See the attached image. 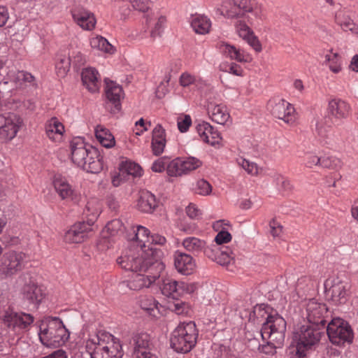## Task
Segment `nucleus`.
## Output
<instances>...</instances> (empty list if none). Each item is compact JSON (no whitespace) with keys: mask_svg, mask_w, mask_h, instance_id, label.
<instances>
[{"mask_svg":"<svg viewBox=\"0 0 358 358\" xmlns=\"http://www.w3.org/2000/svg\"><path fill=\"white\" fill-rule=\"evenodd\" d=\"M174 266L181 274L189 275L196 268V263L193 257L186 253L176 251L173 255Z\"/></svg>","mask_w":358,"mask_h":358,"instance_id":"24","label":"nucleus"},{"mask_svg":"<svg viewBox=\"0 0 358 358\" xmlns=\"http://www.w3.org/2000/svg\"><path fill=\"white\" fill-rule=\"evenodd\" d=\"M69 337L68 330L62 321L57 317L48 318L40 326L39 338L47 347H59L68 340Z\"/></svg>","mask_w":358,"mask_h":358,"instance_id":"5","label":"nucleus"},{"mask_svg":"<svg viewBox=\"0 0 358 358\" xmlns=\"http://www.w3.org/2000/svg\"><path fill=\"white\" fill-rule=\"evenodd\" d=\"M64 127L56 117L49 120L45 124V133L50 140L60 143L63 139Z\"/></svg>","mask_w":358,"mask_h":358,"instance_id":"29","label":"nucleus"},{"mask_svg":"<svg viewBox=\"0 0 358 358\" xmlns=\"http://www.w3.org/2000/svg\"><path fill=\"white\" fill-rule=\"evenodd\" d=\"M340 160L335 157H325L321 158L320 166L325 168L335 169L340 166Z\"/></svg>","mask_w":358,"mask_h":358,"instance_id":"57","label":"nucleus"},{"mask_svg":"<svg viewBox=\"0 0 358 358\" xmlns=\"http://www.w3.org/2000/svg\"><path fill=\"white\" fill-rule=\"evenodd\" d=\"M23 295L27 300L34 304H38L44 296L42 289L34 282L24 285Z\"/></svg>","mask_w":358,"mask_h":358,"instance_id":"36","label":"nucleus"},{"mask_svg":"<svg viewBox=\"0 0 358 358\" xmlns=\"http://www.w3.org/2000/svg\"><path fill=\"white\" fill-rule=\"evenodd\" d=\"M150 126V122L145 123L144 120L141 118L136 122L134 132L135 133L136 136H141L143 134L144 131H148Z\"/></svg>","mask_w":358,"mask_h":358,"instance_id":"59","label":"nucleus"},{"mask_svg":"<svg viewBox=\"0 0 358 358\" xmlns=\"http://www.w3.org/2000/svg\"><path fill=\"white\" fill-rule=\"evenodd\" d=\"M122 171L127 173L128 175H131L134 177H141L143 174V170L141 167L136 163L127 161L123 165Z\"/></svg>","mask_w":358,"mask_h":358,"instance_id":"48","label":"nucleus"},{"mask_svg":"<svg viewBox=\"0 0 358 358\" xmlns=\"http://www.w3.org/2000/svg\"><path fill=\"white\" fill-rule=\"evenodd\" d=\"M351 106L346 101L334 98L329 101L327 112L333 122H341L351 113Z\"/></svg>","mask_w":358,"mask_h":358,"instance_id":"16","label":"nucleus"},{"mask_svg":"<svg viewBox=\"0 0 358 358\" xmlns=\"http://www.w3.org/2000/svg\"><path fill=\"white\" fill-rule=\"evenodd\" d=\"M22 125L21 117L13 113L0 114V138L10 141L14 138Z\"/></svg>","mask_w":358,"mask_h":358,"instance_id":"12","label":"nucleus"},{"mask_svg":"<svg viewBox=\"0 0 358 358\" xmlns=\"http://www.w3.org/2000/svg\"><path fill=\"white\" fill-rule=\"evenodd\" d=\"M197 337L198 330L194 322H181L172 333L171 345L175 351L186 353L195 346Z\"/></svg>","mask_w":358,"mask_h":358,"instance_id":"6","label":"nucleus"},{"mask_svg":"<svg viewBox=\"0 0 358 358\" xmlns=\"http://www.w3.org/2000/svg\"><path fill=\"white\" fill-rule=\"evenodd\" d=\"M71 62L69 57L65 56L61 57L57 59L56 62V70L59 76L63 77L69 71Z\"/></svg>","mask_w":358,"mask_h":358,"instance_id":"49","label":"nucleus"},{"mask_svg":"<svg viewBox=\"0 0 358 358\" xmlns=\"http://www.w3.org/2000/svg\"><path fill=\"white\" fill-rule=\"evenodd\" d=\"M53 185L56 192L62 200H70L73 203H78L81 196L69 184L66 178L61 175L54 177Z\"/></svg>","mask_w":358,"mask_h":358,"instance_id":"17","label":"nucleus"},{"mask_svg":"<svg viewBox=\"0 0 358 358\" xmlns=\"http://www.w3.org/2000/svg\"><path fill=\"white\" fill-rule=\"evenodd\" d=\"M327 313L328 308L324 303L311 299L306 304V318L310 324L323 327L327 322L325 315Z\"/></svg>","mask_w":358,"mask_h":358,"instance_id":"15","label":"nucleus"},{"mask_svg":"<svg viewBox=\"0 0 358 358\" xmlns=\"http://www.w3.org/2000/svg\"><path fill=\"white\" fill-rule=\"evenodd\" d=\"M95 136L100 144L106 148H113L115 145V137L103 126H96L95 128Z\"/></svg>","mask_w":358,"mask_h":358,"instance_id":"40","label":"nucleus"},{"mask_svg":"<svg viewBox=\"0 0 358 358\" xmlns=\"http://www.w3.org/2000/svg\"><path fill=\"white\" fill-rule=\"evenodd\" d=\"M322 334L321 328L313 324L303 325L294 336L295 347L292 352H295L292 358H304L308 350L318 343Z\"/></svg>","mask_w":358,"mask_h":358,"instance_id":"7","label":"nucleus"},{"mask_svg":"<svg viewBox=\"0 0 358 358\" xmlns=\"http://www.w3.org/2000/svg\"><path fill=\"white\" fill-rule=\"evenodd\" d=\"M231 239V235L227 231L222 230L220 231L215 238V243L213 245H218L221 246L223 243H229Z\"/></svg>","mask_w":358,"mask_h":358,"instance_id":"60","label":"nucleus"},{"mask_svg":"<svg viewBox=\"0 0 358 358\" xmlns=\"http://www.w3.org/2000/svg\"><path fill=\"white\" fill-rule=\"evenodd\" d=\"M248 24L244 19L237 20L235 24L236 31L255 52H260L262 50V44Z\"/></svg>","mask_w":358,"mask_h":358,"instance_id":"20","label":"nucleus"},{"mask_svg":"<svg viewBox=\"0 0 358 358\" xmlns=\"http://www.w3.org/2000/svg\"><path fill=\"white\" fill-rule=\"evenodd\" d=\"M73 22L81 29L92 31L95 28L96 19L93 13L83 7H76L71 10Z\"/></svg>","mask_w":358,"mask_h":358,"instance_id":"19","label":"nucleus"},{"mask_svg":"<svg viewBox=\"0 0 358 358\" xmlns=\"http://www.w3.org/2000/svg\"><path fill=\"white\" fill-rule=\"evenodd\" d=\"M85 348L91 358H122V346L113 335L99 331L86 341Z\"/></svg>","mask_w":358,"mask_h":358,"instance_id":"4","label":"nucleus"},{"mask_svg":"<svg viewBox=\"0 0 358 358\" xmlns=\"http://www.w3.org/2000/svg\"><path fill=\"white\" fill-rule=\"evenodd\" d=\"M166 22L165 16L159 15L154 19L147 17V23L151 27L150 36L152 38L161 36Z\"/></svg>","mask_w":358,"mask_h":358,"instance_id":"41","label":"nucleus"},{"mask_svg":"<svg viewBox=\"0 0 358 358\" xmlns=\"http://www.w3.org/2000/svg\"><path fill=\"white\" fill-rule=\"evenodd\" d=\"M84 86L91 92H96L101 87V78L99 72L92 67L84 69L81 73Z\"/></svg>","mask_w":358,"mask_h":358,"instance_id":"25","label":"nucleus"},{"mask_svg":"<svg viewBox=\"0 0 358 358\" xmlns=\"http://www.w3.org/2000/svg\"><path fill=\"white\" fill-rule=\"evenodd\" d=\"M331 131V126H326L323 120L318 122L316 124V131L317 135L325 139L329 136V134Z\"/></svg>","mask_w":358,"mask_h":358,"instance_id":"58","label":"nucleus"},{"mask_svg":"<svg viewBox=\"0 0 358 358\" xmlns=\"http://www.w3.org/2000/svg\"><path fill=\"white\" fill-rule=\"evenodd\" d=\"M178 296L185 294H191L195 292L197 286L194 282H187L184 281L178 282Z\"/></svg>","mask_w":358,"mask_h":358,"instance_id":"53","label":"nucleus"},{"mask_svg":"<svg viewBox=\"0 0 358 358\" xmlns=\"http://www.w3.org/2000/svg\"><path fill=\"white\" fill-rule=\"evenodd\" d=\"M220 67L222 70L229 72V73H231L233 75L238 76H243V70L242 67L236 63H231L229 65L226 66L225 69H223L222 66H221Z\"/></svg>","mask_w":358,"mask_h":358,"instance_id":"61","label":"nucleus"},{"mask_svg":"<svg viewBox=\"0 0 358 358\" xmlns=\"http://www.w3.org/2000/svg\"><path fill=\"white\" fill-rule=\"evenodd\" d=\"M157 206L155 196L149 191L141 192L137 201V208L143 213H152Z\"/></svg>","mask_w":358,"mask_h":358,"instance_id":"31","label":"nucleus"},{"mask_svg":"<svg viewBox=\"0 0 358 358\" xmlns=\"http://www.w3.org/2000/svg\"><path fill=\"white\" fill-rule=\"evenodd\" d=\"M100 213L101 207L99 208L96 201H92L87 203L84 214L87 217V222L85 223L89 227L94 223Z\"/></svg>","mask_w":358,"mask_h":358,"instance_id":"43","label":"nucleus"},{"mask_svg":"<svg viewBox=\"0 0 358 358\" xmlns=\"http://www.w3.org/2000/svg\"><path fill=\"white\" fill-rule=\"evenodd\" d=\"M286 322L278 314L268 315L266 321L263 324L261 329L262 339L271 340L280 345L285 339Z\"/></svg>","mask_w":358,"mask_h":358,"instance_id":"8","label":"nucleus"},{"mask_svg":"<svg viewBox=\"0 0 358 358\" xmlns=\"http://www.w3.org/2000/svg\"><path fill=\"white\" fill-rule=\"evenodd\" d=\"M134 353L136 358H140L141 354L145 355H152L149 350L150 336L147 333H141L136 336Z\"/></svg>","mask_w":358,"mask_h":358,"instance_id":"38","label":"nucleus"},{"mask_svg":"<svg viewBox=\"0 0 358 358\" xmlns=\"http://www.w3.org/2000/svg\"><path fill=\"white\" fill-rule=\"evenodd\" d=\"M134 236L133 239L136 241L137 245L136 247L131 248L124 252L123 254L128 253L131 251L133 252H139L140 257L145 259L147 249H150V231L145 227L137 226L133 229Z\"/></svg>","mask_w":358,"mask_h":358,"instance_id":"18","label":"nucleus"},{"mask_svg":"<svg viewBox=\"0 0 358 358\" xmlns=\"http://www.w3.org/2000/svg\"><path fill=\"white\" fill-rule=\"evenodd\" d=\"M91 227L85 222L76 223L64 234V241L67 243H80L87 238Z\"/></svg>","mask_w":358,"mask_h":358,"instance_id":"23","label":"nucleus"},{"mask_svg":"<svg viewBox=\"0 0 358 358\" xmlns=\"http://www.w3.org/2000/svg\"><path fill=\"white\" fill-rule=\"evenodd\" d=\"M325 64L334 73H338L343 69V61L341 55L332 51L325 55Z\"/></svg>","mask_w":358,"mask_h":358,"instance_id":"42","label":"nucleus"},{"mask_svg":"<svg viewBox=\"0 0 358 358\" xmlns=\"http://www.w3.org/2000/svg\"><path fill=\"white\" fill-rule=\"evenodd\" d=\"M177 124L181 132H186L192 124V118L189 115H181L177 118Z\"/></svg>","mask_w":358,"mask_h":358,"instance_id":"54","label":"nucleus"},{"mask_svg":"<svg viewBox=\"0 0 358 358\" xmlns=\"http://www.w3.org/2000/svg\"><path fill=\"white\" fill-rule=\"evenodd\" d=\"M106 95L107 99L112 102L116 109H119L120 101L122 96V87L116 83L108 79L105 80Z\"/></svg>","mask_w":358,"mask_h":358,"instance_id":"33","label":"nucleus"},{"mask_svg":"<svg viewBox=\"0 0 358 358\" xmlns=\"http://www.w3.org/2000/svg\"><path fill=\"white\" fill-rule=\"evenodd\" d=\"M169 308L177 315H188L190 311L189 306L181 301H176L173 303H170Z\"/></svg>","mask_w":358,"mask_h":358,"instance_id":"52","label":"nucleus"},{"mask_svg":"<svg viewBox=\"0 0 358 358\" xmlns=\"http://www.w3.org/2000/svg\"><path fill=\"white\" fill-rule=\"evenodd\" d=\"M72 162L87 172L98 173L103 169L102 157L98 150L77 136L70 143Z\"/></svg>","mask_w":358,"mask_h":358,"instance_id":"3","label":"nucleus"},{"mask_svg":"<svg viewBox=\"0 0 358 358\" xmlns=\"http://www.w3.org/2000/svg\"><path fill=\"white\" fill-rule=\"evenodd\" d=\"M208 112L213 121L224 124L230 120V114L227 107L223 103L210 102Z\"/></svg>","mask_w":358,"mask_h":358,"instance_id":"26","label":"nucleus"},{"mask_svg":"<svg viewBox=\"0 0 358 358\" xmlns=\"http://www.w3.org/2000/svg\"><path fill=\"white\" fill-rule=\"evenodd\" d=\"M179 83L183 87L190 86L199 87L202 84V80L201 78L195 76H193L187 72H185L180 76Z\"/></svg>","mask_w":358,"mask_h":358,"instance_id":"47","label":"nucleus"},{"mask_svg":"<svg viewBox=\"0 0 358 358\" xmlns=\"http://www.w3.org/2000/svg\"><path fill=\"white\" fill-rule=\"evenodd\" d=\"M182 244L186 250L194 255H199L201 252L204 253V250L208 247L203 240L194 236L185 238Z\"/></svg>","mask_w":358,"mask_h":358,"instance_id":"39","label":"nucleus"},{"mask_svg":"<svg viewBox=\"0 0 358 358\" xmlns=\"http://www.w3.org/2000/svg\"><path fill=\"white\" fill-rule=\"evenodd\" d=\"M349 285L347 282L338 279L334 280L329 292L331 300L337 304L345 303L348 299Z\"/></svg>","mask_w":358,"mask_h":358,"instance_id":"27","label":"nucleus"},{"mask_svg":"<svg viewBox=\"0 0 358 358\" xmlns=\"http://www.w3.org/2000/svg\"><path fill=\"white\" fill-rule=\"evenodd\" d=\"M25 258L26 255L22 252H5L0 259V273L7 277L15 275L22 270Z\"/></svg>","mask_w":358,"mask_h":358,"instance_id":"11","label":"nucleus"},{"mask_svg":"<svg viewBox=\"0 0 358 358\" xmlns=\"http://www.w3.org/2000/svg\"><path fill=\"white\" fill-rule=\"evenodd\" d=\"M220 50L224 52L231 59L239 62H248L251 60V57L243 50L236 48L234 45L227 43H222L220 46Z\"/></svg>","mask_w":358,"mask_h":358,"instance_id":"35","label":"nucleus"},{"mask_svg":"<svg viewBox=\"0 0 358 358\" xmlns=\"http://www.w3.org/2000/svg\"><path fill=\"white\" fill-rule=\"evenodd\" d=\"M178 281L171 278H166L163 280L161 291L164 295L176 299L178 297Z\"/></svg>","mask_w":358,"mask_h":358,"instance_id":"45","label":"nucleus"},{"mask_svg":"<svg viewBox=\"0 0 358 358\" xmlns=\"http://www.w3.org/2000/svg\"><path fill=\"white\" fill-rule=\"evenodd\" d=\"M123 230L124 226L120 220L115 219L108 222L101 232L102 238L99 241V246H101L102 242H106L107 239L110 237L115 236L119 233L123 232Z\"/></svg>","mask_w":358,"mask_h":358,"instance_id":"37","label":"nucleus"},{"mask_svg":"<svg viewBox=\"0 0 358 358\" xmlns=\"http://www.w3.org/2000/svg\"><path fill=\"white\" fill-rule=\"evenodd\" d=\"M334 22L343 31H350L358 36V24L345 10H338L335 13Z\"/></svg>","mask_w":358,"mask_h":358,"instance_id":"28","label":"nucleus"},{"mask_svg":"<svg viewBox=\"0 0 358 358\" xmlns=\"http://www.w3.org/2000/svg\"><path fill=\"white\" fill-rule=\"evenodd\" d=\"M196 130L202 141L213 146L221 145L222 136L210 123L205 121L199 122L196 126Z\"/></svg>","mask_w":358,"mask_h":358,"instance_id":"21","label":"nucleus"},{"mask_svg":"<svg viewBox=\"0 0 358 358\" xmlns=\"http://www.w3.org/2000/svg\"><path fill=\"white\" fill-rule=\"evenodd\" d=\"M166 134L163 127L158 124L152 131V150L155 155H160L166 146Z\"/></svg>","mask_w":358,"mask_h":358,"instance_id":"30","label":"nucleus"},{"mask_svg":"<svg viewBox=\"0 0 358 358\" xmlns=\"http://www.w3.org/2000/svg\"><path fill=\"white\" fill-rule=\"evenodd\" d=\"M69 59L73 66L78 68L85 62V58L79 51H72L69 55Z\"/></svg>","mask_w":358,"mask_h":358,"instance_id":"56","label":"nucleus"},{"mask_svg":"<svg viewBox=\"0 0 358 358\" xmlns=\"http://www.w3.org/2000/svg\"><path fill=\"white\" fill-rule=\"evenodd\" d=\"M267 108L275 117L287 124L295 122L297 115L294 106L283 99L275 97L269 100Z\"/></svg>","mask_w":358,"mask_h":358,"instance_id":"10","label":"nucleus"},{"mask_svg":"<svg viewBox=\"0 0 358 358\" xmlns=\"http://www.w3.org/2000/svg\"><path fill=\"white\" fill-rule=\"evenodd\" d=\"M133 8L137 10L145 12L149 8V0H130Z\"/></svg>","mask_w":358,"mask_h":358,"instance_id":"64","label":"nucleus"},{"mask_svg":"<svg viewBox=\"0 0 358 358\" xmlns=\"http://www.w3.org/2000/svg\"><path fill=\"white\" fill-rule=\"evenodd\" d=\"M15 80L20 85L23 83L34 84V77L31 73L23 71H18L16 73Z\"/></svg>","mask_w":358,"mask_h":358,"instance_id":"55","label":"nucleus"},{"mask_svg":"<svg viewBox=\"0 0 358 358\" xmlns=\"http://www.w3.org/2000/svg\"><path fill=\"white\" fill-rule=\"evenodd\" d=\"M194 191L199 195L207 196L211 193L212 186L207 180L200 179L196 182Z\"/></svg>","mask_w":358,"mask_h":358,"instance_id":"50","label":"nucleus"},{"mask_svg":"<svg viewBox=\"0 0 358 358\" xmlns=\"http://www.w3.org/2000/svg\"><path fill=\"white\" fill-rule=\"evenodd\" d=\"M90 45L92 48L106 53L114 52L113 46L103 36H95L90 38Z\"/></svg>","mask_w":358,"mask_h":358,"instance_id":"44","label":"nucleus"},{"mask_svg":"<svg viewBox=\"0 0 358 358\" xmlns=\"http://www.w3.org/2000/svg\"><path fill=\"white\" fill-rule=\"evenodd\" d=\"M140 306L142 309L154 317H158L162 315L164 310V307L157 302L152 296H143L140 300Z\"/></svg>","mask_w":358,"mask_h":358,"instance_id":"34","label":"nucleus"},{"mask_svg":"<svg viewBox=\"0 0 358 358\" xmlns=\"http://www.w3.org/2000/svg\"><path fill=\"white\" fill-rule=\"evenodd\" d=\"M169 162L166 159L159 158L152 165V170L155 172L161 173L164 171L165 167L168 168Z\"/></svg>","mask_w":358,"mask_h":358,"instance_id":"63","label":"nucleus"},{"mask_svg":"<svg viewBox=\"0 0 358 358\" xmlns=\"http://www.w3.org/2000/svg\"><path fill=\"white\" fill-rule=\"evenodd\" d=\"M204 254L208 258L222 266L230 264L234 259L228 248L218 245H208L204 250Z\"/></svg>","mask_w":358,"mask_h":358,"instance_id":"22","label":"nucleus"},{"mask_svg":"<svg viewBox=\"0 0 358 358\" xmlns=\"http://www.w3.org/2000/svg\"><path fill=\"white\" fill-rule=\"evenodd\" d=\"M166 242V238L159 234L150 236V249H147L145 259H157L158 251L152 248V245H162Z\"/></svg>","mask_w":358,"mask_h":358,"instance_id":"46","label":"nucleus"},{"mask_svg":"<svg viewBox=\"0 0 358 358\" xmlns=\"http://www.w3.org/2000/svg\"><path fill=\"white\" fill-rule=\"evenodd\" d=\"M191 27L198 34H206L211 28V20L204 15L195 14L191 17Z\"/></svg>","mask_w":358,"mask_h":358,"instance_id":"32","label":"nucleus"},{"mask_svg":"<svg viewBox=\"0 0 358 358\" xmlns=\"http://www.w3.org/2000/svg\"><path fill=\"white\" fill-rule=\"evenodd\" d=\"M237 162L248 173L252 176H257L259 173V168L257 164L251 162L244 158H239Z\"/></svg>","mask_w":358,"mask_h":358,"instance_id":"51","label":"nucleus"},{"mask_svg":"<svg viewBox=\"0 0 358 358\" xmlns=\"http://www.w3.org/2000/svg\"><path fill=\"white\" fill-rule=\"evenodd\" d=\"M117 262L122 268L133 272L131 278L127 281V286L131 290L149 287L165 268L164 264L158 259H142L139 252L132 251L122 254L117 258Z\"/></svg>","mask_w":358,"mask_h":358,"instance_id":"1","label":"nucleus"},{"mask_svg":"<svg viewBox=\"0 0 358 358\" xmlns=\"http://www.w3.org/2000/svg\"><path fill=\"white\" fill-rule=\"evenodd\" d=\"M34 322V317L23 313H16L12 310H7L3 316L2 323L8 330L19 334Z\"/></svg>","mask_w":358,"mask_h":358,"instance_id":"13","label":"nucleus"},{"mask_svg":"<svg viewBox=\"0 0 358 358\" xmlns=\"http://www.w3.org/2000/svg\"><path fill=\"white\" fill-rule=\"evenodd\" d=\"M275 343L270 340L266 344L259 345V350L265 355H273L275 353V348H277L275 345Z\"/></svg>","mask_w":358,"mask_h":358,"instance_id":"62","label":"nucleus"},{"mask_svg":"<svg viewBox=\"0 0 358 358\" xmlns=\"http://www.w3.org/2000/svg\"><path fill=\"white\" fill-rule=\"evenodd\" d=\"M327 334L329 341L334 345H343L352 342L354 334L350 324L340 317H336L329 322Z\"/></svg>","mask_w":358,"mask_h":358,"instance_id":"9","label":"nucleus"},{"mask_svg":"<svg viewBox=\"0 0 358 358\" xmlns=\"http://www.w3.org/2000/svg\"><path fill=\"white\" fill-rule=\"evenodd\" d=\"M217 13L229 19H244L250 25L264 17L263 6L258 0H224Z\"/></svg>","mask_w":358,"mask_h":358,"instance_id":"2","label":"nucleus"},{"mask_svg":"<svg viewBox=\"0 0 358 358\" xmlns=\"http://www.w3.org/2000/svg\"><path fill=\"white\" fill-rule=\"evenodd\" d=\"M202 164V162L194 157H178L169 162L167 173L170 176H179L199 169Z\"/></svg>","mask_w":358,"mask_h":358,"instance_id":"14","label":"nucleus"}]
</instances>
